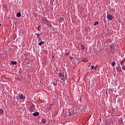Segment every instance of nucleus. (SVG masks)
I'll return each instance as SVG.
<instances>
[{
    "instance_id": "f257e3e1",
    "label": "nucleus",
    "mask_w": 125,
    "mask_h": 125,
    "mask_svg": "<svg viewBox=\"0 0 125 125\" xmlns=\"http://www.w3.org/2000/svg\"><path fill=\"white\" fill-rule=\"evenodd\" d=\"M42 21L44 25H46L48 27H51V23H50V22L48 21V20L46 18H42Z\"/></svg>"
},
{
    "instance_id": "f03ea898",
    "label": "nucleus",
    "mask_w": 125,
    "mask_h": 125,
    "mask_svg": "<svg viewBox=\"0 0 125 125\" xmlns=\"http://www.w3.org/2000/svg\"><path fill=\"white\" fill-rule=\"evenodd\" d=\"M34 110H36V106L34 104H32L29 107V111L30 112H34Z\"/></svg>"
},
{
    "instance_id": "7ed1b4c3",
    "label": "nucleus",
    "mask_w": 125,
    "mask_h": 125,
    "mask_svg": "<svg viewBox=\"0 0 125 125\" xmlns=\"http://www.w3.org/2000/svg\"><path fill=\"white\" fill-rule=\"evenodd\" d=\"M125 59H124L120 61V64L122 66H124V65L125 64Z\"/></svg>"
},
{
    "instance_id": "20e7f679",
    "label": "nucleus",
    "mask_w": 125,
    "mask_h": 125,
    "mask_svg": "<svg viewBox=\"0 0 125 125\" xmlns=\"http://www.w3.org/2000/svg\"><path fill=\"white\" fill-rule=\"evenodd\" d=\"M106 18H107V19H108L109 20L111 21L113 19V17L112 16V15L109 14L106 16Z\"/></svg>"
},
{
    "instance_id": "39448f33",
    "label": "nucleus",
    "mask_w": 125,
    "mask_h": 125,
    "mask_svg": "<svg viewBox=\"0 0 125 125\" xmlns=\"http://www.w3.org/2000/svg\"><path fill=\"white\" fill-rule=\"evenodd\" d=\"M19 97L20 99H25V97H24V95H23L22 93H20L19 95Z\"/></svg>"
},
{
    "instance_id": "423d86ee",
    "label": "nucleus",
    "mask_w": 125,
    "mask_h": 125,
    "mask_svg": "<svg viewBox=\"0 0 125 125\" xmlns=\"http://www.w3.org/2000/svg\"><path fill=\"white\" fill-rule=\"evenodd\" d=\"M53 83L54 86H56L57 85V80H54V81L52 82V83Z\"/></svg>"
},
{
    "instance_id": "0eeeda50",
    "label": "nucleus",
    "mask_w": 125,
    "mask_h": 125,
    "mask_svg": "<svg viewBox=\"0 0 125 125\" xmlns=\"http://www.w3.org/2000/svg\"><path fill=\"white\" fill-rule=\"evenodd\" d=\"M35 35L37 36V40H39V41H41V37H40V36H41V34L39 33H35Z\"/></svg>"
},
{
    "instance_id": "6e6552de",
    "label": "nucleus",
    "mask_w": 125,
    "mask_h": 125,
    "mask_svg": "<svg viewBox=\"0 0 125 125\" xmlns=\"http://www.w3.org/2000/svg\"><path fill=\"white\" fill-rule=\"evenodd\" d=\"M39 115H40V112H37L33 113V116H34V117H37V116H39Z\"/></svg>"
},
{
    "instance_id": "1a4fd4ad",
    "label": "nucleus",
    "mask_w": 125,
    "mask_h": 125,
    "mask_svg": "<svg viewBox=\"0 0 125 125\" xmlns=\"http://www.w3.org/2000/svg\"><path fill=\"white\" fill-rule=\"evenodd\" d=\"M60 75V78H61V80H63V79H64V75L63 74V73H59Z\"/></svg>"
},
{
    "instance_id": "9d476101",
    "label": "nucleus",
    "mask_w": 125,
    "mask_h": 125,
    "mask_svg": "<svg viewBox=\"0 0 125 125\" xmlns=\"http://www.w3.org/2000/svg\"><path fill=\"white\" fill-rule=\"evenodd\" d=\"M10 63L11 64H12V65H16V64H17V62H15V61H11Z\"/></svg>"
},
{
    "instance_id": "9b49d317",
    "label": "nucleus",
    "mask_w": 125,
    "mask_h": 125,
    "mask_svg": "<svg viewBox=\"0 0 125 125\" xmlns=\"http://www.w3.org/2000/svg\"><path fill=\"white\" fill-rule=\"evenodd\" d=\"M63 21H64V18H62L59 20V23H62V22H63Z\"/></svg>"
},
{
    "instance_id": "f8f14e48",
    "label": "nucleus",
    "mask_w": 125,
    "mask_h": 125,
    "mask_svg": "<svg viewBox=\"0 0 125 125\" xmlns=\"http://www.w3.org/2000/svg\"><path fill=\"white\" fill-rule=\"evenodd\" d=\"M42 124H46V120L45 119H43L42 120Z\"/></svg>"
},
{
    "instance_id": "ddd939ff",
    "label": "nucleus",
    "mask_w": 125,
    "mask_h": 125,
    "mask_svg": "<svg viewBox=\"0 0 125 125\" xmlns=\"http://www.w3.org/2000/svg\"><path fill=\"white\" fill-rule=\"evenodd\" d=\"M4 113V111H3V110L1 109V108H0V115H2Z\"/></svg>"
},
{
    "instance_id": "4468645a",
    "label": "nucleus",
    "mask_w": 125,
    "mask_h": 125,
    "mask_svg": "<svg viewBox=\"0 0 125 125\" xmlns=\"http://www.w3.org/2000/svg\"><path fill=\"white\" fill-rule=\"evenodd\" d=\"M44 43V42H41L40 43H38V45L41 46L42 44H43Z\"/></svg>"
},
{
    "instance_id": "2eb2a0df",
    "label": "nucleus",
    "mask_w": 125,
    "mask_h": 125,
    "mask_svg": "<svg viewBox=\"0 0 125 125\" xmlns=\"http://www.w3.org/2000/svg\"><path fill=\"white\" fill-rule=\"evenodd\" d=\"M111 65L112 67H115V65H116V62H111Z\"/></svg>"
},
{
    "instance_id": "dca6fc26",
    "label": "nucleus",
    "mask_w": 125,
    "mask_h": 125,
    "mask_svg": "<svg viewBox=\"0 0 125 125\" xmlns=\"http://www.w3.org/2000/svg\"><path fill=\"white\" fill-rule=\"evenodd\" d=\"M98 24H99V22H98V21H96V22L93 24V25H94V26H96V25H98Z\"/></svg>"
},
{
    "instance_id": "f3484780",
    "label": "nucleus",
    "mask_w": 125,
    "mask_h": 125,
    "mask_svg": "<svg viewBox=\"0 0 125 125\" xmlns=\"http://www.w3.org/2000/svg\"><path fill=\"white\" fill-rule=\"evenodd\" d=\"M17 17H20L21 16V13L19 12L17 14Z\"/></svg>"
},
{
    "instance_id": "a211bd4d",
    "label": "nucleus",
    "mask_w": 125,
    "mask_h": 125,
    "mask_svg": "<svg viewBox=\"0 0 125 125\" xmlns=\"http://www.w3.org/2000/svg\"><path fill=\"white\" fill-rule=\"evenodd\" d=\"M85 46H84V45H82V50H84L85 49Z\"/></svg>"
},
{
    "instance_id": "6ab92c4d",
    "label": "nucleus",
    "mask_w": 125,
    "mask_h": 125,
    "mask_svg": "<svg viewBox=\"0 0 125 125\" xmlns=\"http://www.w3.org/2000/svg\"><path fill=\"white\" fill-rule=\"evenodd\" d=\"M37 31H41V26H39L37 29Z\"/></svg>"
},
{
    "instance_id": "aec40b11",
    "label": "nucleus",
    "mask_w": 125,
    "mask_h": 125,
    "mask_svg": "<svg viewBox=\"0 0 125 125\" xmlns=\"http://www.w3.org/2000/svg\"><path fill=\"white\" fill-rule=\"evenodd\" d=\"M83 62H87V61H88V60L86 59H84L83 60Z\"/></svg>"
},
{
    "instance_id": "412c9836",
    "label": "nucleus",
    "mask_w": 125,
    "mask_h": 125,
    "mask_svg": "<svg viewBox=\"0 0 125 125\" xmlns=\"http://www.w3.org/2000/svg\"><path fill=\"white\" fill-rule=\"evenodd\" d=\"M28 105H32V104H32V102H28Z\"/></svg>"
},
{
    "instance_id": "4be33fe9",
    "label": "nucleus",
    "mask_w": 125,
    "mask_h": 125,
    "mask_svg": "<svg viewBox=\"0 0 125 125\" xmlns=\"http://www.w3.org/2000/svg\"><path fill=\"white\" fill-rule=\"evenodd\" d=\"M93 68H94V65L91 66V70H92V69H93Z\"/></svg>"
},
{
    "instance_id": "5701e85b",
    "label": "nucleus",
    "mask_w": 125,
    "mask_h": 125,
    "mask_svg": "<svg viewBox=\"0 0 125 125\" xmlns=\"http://www.w3.org/2000/svg\"><path fill=\"white\" fill-rule=\"evenodd\" d=\"M113 45H111L110 46V48H111V50H112V49H113Z\"/></svg>"
},
{
    "instance_id": "b1692460",
    "label": "nucleus",
    "mask_w": 125,
    "mask_h": 125,
    "mask_svg": "<svg viewBox=\"0 0 125 125\" xmlns=\"http://www.w3.org/2000/svg\"><path fill=\"white\" fill-rule=\"evenodd\" d=\"M120 69V71H119V72H121V71H122V68H121V67H119Z\"/></svg>"
},
{
    "instance_id": "393cba45",
    "label": "nucleus",
    "mask_w": 125,
    "mask_h": 125,
    "mask_svg": "<svg viewBox=\"0 0 125 125\" xmlns=\"http://www.w3.org/2000/svg\"><path fill=\"white\" fill-rule=\"evenodd\" d=\"M94 69H96V66L94 67Z\"/></svg>"
},
{
    "instance_id": "a878e982",
    "label": "nucleus",
    "mask_w": 125,
    "mask_h": 125,
    "mask_svg": "<svg viewBox=\"0 0 125 125\" xmlns=\"http://www.w3.org/2000/svg\"><path fill=\"white\" fill-rule=\"evenodd\" d=\"M70 59H73V57H71V58H70Z\"/></svg>"
},
{
    "instance_id": "bb28decb",
    "label": "nucleus",
    "mask_w": 125,
    "mask_h": 125,
    "mask_svg": "<svg viewBox=\"0 0 125 125\" xmlns=\"http://www.w3.org/2000/svg\"><path fill=\"white\" fill-rule=\"evenodd\" d=\"M1 26V24L0 23V26Z\"/></svg>"
},
{
    "instance_id": "cd10ccee",
    "label": "nucleus",
    "mask_w": 125,
    "mask_h": 125,
    "mask_svg": "<svg viewBox=\"0 0 125 125\" xmlns=\"http://www.w3.org/2000/svg\"><path fill=\"white\" fill-rule=\"evenodd\" d=\"M70 115H72V114L70 113V114H69V116H70Z\"/></svg>"
},
{
    "instance_id": "c85d7f7f",
    "label": "nucleus",
    "mask_w": 125,
    "mask_h": 125,
    "mask_svg": "<svg viewBox=\"0 0 125 125\" xmlns=\"http://www.w3.org/2000/svg\"><path fill=\"white\" fill-rule=\"evenodd\" d=\"M120 66V64L118 65V67Z\"/></svg>"
},
{
    "instance_id": "c756f323",
    "label": "nucleus",
    "mask_w": 125,
    "mask_h": 125,
    "mask_svg": "<svg viewBox=\"0 0 125 125\" xmlns=\"http://www.w3.org/2000/svg\"><path fill=\"white\" fill-rule=\"evenodd\" d=\"M105 125H107V124H105Z\"/></svg>"
}]
</instances>
